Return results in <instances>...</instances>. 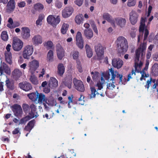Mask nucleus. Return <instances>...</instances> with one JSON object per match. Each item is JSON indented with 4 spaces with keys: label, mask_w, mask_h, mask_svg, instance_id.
<instances>
[{
    "label": "nucleus",
    "mask_w": 158,
    "mask_h": 158,
    "mask_svg": "<svg viewBox=\"0 0 158 158\" xmlns=\"http://www.w3.org/2000/svg\"><path fill=\"white\" fill-rule=\"evenodd\" d=\"M146 48V44L143 43L141 47L137 49L135 52V71L139 72L141 70V67L143 65L141 61H139L140 54L141 52L142 56L145 55L144 51Z\"/></svg>",
    "instance_id": "obj_1"
},
{
    "label": "nucleus",
    "mask_w": 158,
    "mask_h": 158,
    "mask_svg": "<svg viewBox=\"0 0 158 158\" xmlns=\"http://www.w3.org/2000/svg\"><path fill=\"white\" fill-rule=\"evenodd\" d=\"M116 43L119 52L124 53L127 51L128 48V43L124 37L122 36L118 37L116 41Z\"/></svg>",
    "instance_id": "obj_2"
},
{
    "label": "nucleus",
    "mask_w": 158,
    "mask_h": 158,
    "mask_svg": "<svg viewBox=\"0 0 158 158\" xmlns=\"http://www.w3.org/2000/svg\"><path fill=\"white\" fill-rule=\"evenodd\" d=\"M109 71L111 75V78L110 80V81L112 82L113 83H116V81H118L117 79L119 77L118 84H125V83L122 81L123 76L122 74H119L116 71H114L113 68L109 69Z\"/></svg>",
    "instance_id": "obj_3"
},
{
    "label": "nucleus",
    "mask_w": 158,
    "mask_h": 158,
    "mask_svg": "<svg viewBox=\"0 0 158 158\" xmlns=\"http://www.w3.org/2000/svg\"><path fill=\"white\" fill-rule=\"evenodd\" d=\"M28 73L29 74L35 73L36 70L40 66L39 61L37 60L34 59L29 61L28 64Z\"/></svg>",
    "instance_id": "obj_4"
},
{
    "label": "nucleus",
    "mask_w": 158,
    "mask_h": 158,
    "mask_svg": "<svg viewBox=\"0 0 158 158\" xmlns=\"http://www.w3.org/2000/svg\"><path fill=\"white\" fill-rule=\"evenodd\" d=\"M34 48L32 45H26L23 48L22 52L23 58L27 60L29 59L30 56L32 54Z\"/></svg>",
    "instance_id": "obj_5"
},
{
    "label": "nucleus",
    "mask_w": 158,
    "mask_h": 158,
    "mask_svg": "<svg viewBox=\"0 0 158 158\" xmlns=\"http://www.w3.org/2000/svg\"><path fill=\"white\" fill-rule=\"evenodd\" d=\"M110 74L108 71L103 73L101 76V80L97 84L96 86L98 88V89L101 90L103 88L102 85L105 83V80H108L110 78Z\"/></svg>",
    "instance_id": "obj_6"
},
{
    "label": "nucleus",
    "mask_w": 158,
    "mask_h": 158,
    "mask_svg": "<svg viewBox=\"0 0 158 158\" xmlns=\"http://www.w3.org/2000/svg\"><path fill=\"white\" fill-rule=\"evenodd\" d=\"M47 20L49 24L53 27H55L60 22V18L59 15H50L48 17Z\"/></svg>",
    "instance_id": "obj_7"
},
{
    "label": "nucleus",
    "mask_w": 158,
    "mask_h": 158,
    "mask_svg": "<svg viewBox=\"0 0 158 158\" xmlns=\"http://www.w3.org/2000/svg\"><path fill=\"white\" fill-rule=\"evenodd\" d=\"M23 42L18 38H14L12 41V46L13 49L15 51H19L22 48Z\"/></svg>",
    "instance_id": "obj_8"
},
{
    "label": "nucleus",
    "mask_w": 158,
    "mask_h": 158,
    "mask_svg": "<svg viewBox=\"0 0 158 158\" xmlns=\"http://www.w3.org/2000/svg\"><path fill=\"white\" fill-rule=\"evenodd\" d=\"M105 48L100 44H98L95 46V50L97 54V59L101 60L103 57Z\"/></svg>",
    "instance_id": "obj_9"
},
{
    "label": "nucleus",
    "mask_w": 158,
    "mask_h": 158,
    "mask_svg": "<svg viewBox=\"0 0 158 158\" xmlns=\"http://www.w3.org/2000/svg\"><path fill=\"white\" fill-rule=\"evenodd\" d=\"M56 50L58 58L61 60L64 56V49L60 44H57L56 45Z\"/></svg>",
    "instance_id": "obj_10"
},
{
    "label": "nucleus",
    "mask_w": 158,
    "mask_h": 158,
    "mask_svg": "<svg viewBox=\"0 0 158 158\" xmlns=\"http://www.w3.org/2000/svg\"><path fill=\"white\" fill-rule=\"evenodd\" d=\"M14 115L18 117H20L23 114V111L21 106L18 104L14 105L11 107Z\"/></svg>",
    "instance_id": "obj_11"
},
{
    "label": "nucleus",
    "mask_w": 158,
    "mask_h": 158,
    "mask_svg": "<svg viewBox=\"0 0 158 158\" xmlns=\"http://www.w3.org/2000/svg\"><path fill=\"white\" fill-rule=\"evenodd\" d=\"M74 11V9L72 6H67L63 9L62 15L63 18H67L72 15Z\"/></svg>",
    "instance_id": "obj_12"
},
{
    "label": "nucleus",
    "mask_w": 158,
    "mask_h": 158,
    "mask_svg": "<svg viewBox=\"0 0 158 158\" xmlns=\"http://www.w3.org/2000/svg\"><path fill=\"white\" fill-rule=\"evenodd\" d=\"M75 88L78 91L83 92L85 90V88L83 82L75 78L73 80Z\"/></svg>",
    "instance_id": "obj_13"
},
{
    "label": "nucleus",
    "mask_w": 158,
    "mask_h": 158,
    "mask_svg": "<svg viewBox=\"0 0 158 158\" xmlns=\"http://www.w3.org/2000/svg\"><path fill=\"white\" fill-rule=\"evenodd\" d=\"M115 26L114 27H116V25L121 28H124L126 25V20L125 19L121 17H118L115 18L114 19Z\"/></svg>",
    "instance_id": "obj_14"
},
{
    "label": "nucleus",
    "mask_w": 158,
    "mask_h": 158,
    "mask_svg": "<svg viewBox=\"0 0 158 158\" xmlns=\"http://www.w3.org/2000/svg\"><path fill=\"white\" fill-rule=\"evenodd\" d=\"M138 17V14L135 10H132L130 13L129 20L132 24L135 25L137 23Z\"/></svg>",
    "instance_id": "obj_15"
},
{
    "label": "nucleus",
    "mask_w": 158,
    "mask_h": 158,
    "mask_svg": "<svg viewBox=\"0 0 158 158\" xmlns=\"http://www.w3.org/2000/svg\"><path fill=\"white\" fill-rule=\"evenodd\" d=\"M147 20L146 18H144L143 17L141 18L140 25L139 27V34L138 37V41L139 42L140 40H141L142 38V35L143 34V31L145 28V23Z\"/></svg>",
    "instance_id": "obj_16"
},
{
    "label": "nucleus",
    "mask_w": 158,
    "mask_h": 158,
    "mask_svg": "<svg viewBox=\"0 0 158 158\" xmlns=\"http://www.w3.org/2000/svg\"><path fill=\"white\" fill-rule=\"evenodd\" d=\"M76 44L79 48L82 49L83 48V41L81 33L78 31L76 36Z\"/></svg>",
    "instance_id": "obj_17"
},
{
    "label": "nucleus",
    "mask_w": 158,
    "mask_h": 158,
    "mask_svg": "<svg viewBox=\"0 0 158 158\" xmlns=\"http://www.w3.org/2000/svg\"><path fill=\"white\" fill-rule=\"evenodd\" d=\"M36 100V103L40 104H42L44 102H47V99L45 95L42 93H39L37 92V97Z\"/></svg>",
    "instance_id": "obj_18"
},
{
    "label": "nucleus",
    "mask_w": 158,
    "mask_h": 158,
    "mask_svg": "<svg viewBox=\"0 0 158 158\" xmlns=\"http://www.w3.org/2000/svg\"><path fill=\"white\" fill-rule=\"evenodd\" d=\"M22 36L25 39H28L30 36V30L29 28L27 27H22L21 28Z\"/></svg>",
    "instance_id": "obj_19"
},
{
    "label": "nucleus",
    "mask_w": 158,
    "mask_h": 158,
    "mask_svg": "<svg viewBox=\"0 0 158 158\" xmlns=\"http://www.w3.org/2000/svg\"><path fill=\"white\" fill-rule=\"evenodd\" d=\"M48 85L51 89L56 88L58 86V81L55 78L50 77L48 81Z\"/></svg>",
    "instance_id": "obj_20"
},
{
    "label": "nucleus",
    "mask_w": 158,
    "mask_h": 158,
    "mask_svg": "<svg viewBox=\"0 0 158 158\" xmlns=\"http://www.w3.org/2000/svg\"><path fill=\"white\" fill-rule=\"evenodd\" d=\"M5 72L8 74L10 73L11 71L10 68L5 63H2L0 68V72L1 75L3 74V73Z\"/></svg>",
    "instance_id": "obj_21"
},
{
    "label": "nucleus",
    "mask_w": 158,
    "mask_h": 158,
    "mask_svg": "<svg viewBox=\"0 0 158 158\" xmlns=\"http://www.w3.org/2000/svg\"><path fill=\"white\" fill-rule=\"evenodd\" d=\"M19 87L25 91H28L31 89L32 86L31 84L27 82H24L19 84Z\"/></svg>",
    "instance_id": "obj_22"
},
{
    "label": "nucleus",
    "mask_w": 158,
    "mask_h": 158,
    "mask_svg": "<svg viewBox=\"0 0 158 158\" xmlns=\"http://www.w3.org/2000/svg\"><path fill=\"white\" fill-rule=\"evenodd\" d=\"M32 41L34 45H38L42 43V37L40 35H35L32 38Z\"/></svg>",
    "instance_id": "obj_23"
},
{
    "label": "nucleus",
    "mask_w": 158,
    "mask_h": 158,
    "mask_svg": "<svg viewBox=\"0 0 158 158\" xmlns=\"http://www.w3.org/2000/svg\"><path fill=\"white\" fill-rule=\"evenodd\" d=\"M112 61V65L117 69L121 68L123 64V61L119 59H114Z\"/></svg>",
    "instance_id": "obj_24"
},
{
    "label": "nucleus",
    "mask_w": 158,
    "mask_h": 158,
    "mask_svg": "<svg viewBox=\"0 0 158 158\" xmlns=\"http://www.w3.org/2000/svg\"><path fill=\"white\" fill-rule=\"evenodd\" d=\"M23 73L19 69L16 68L14 69L12 73V75L14 78L15 80L18 79L22 76Z\"/></svg>",
    "instance_id": "obj_25"
},
{
    "label": "nucleus",
    "mask_w": 158,
    "mask_h": 158,
    "mask_svg": "<svg viewBox=\"0 0 158 158\" xmlns=\"http://www.w3.org/2000/svg\"><path fill=\"white\" fill-rule=\"evenodd\" d=\"M104 19H105L109 22L113 26H115V24L114 21V19H112V17L108 13H104L102 15Z\"/></svg>",
    "instance_id": "obj_26"
},
{
    "label": "nucleus",
    "mask_w": 158,
    "mask_h": 158,
    "mask_svg": "<svg viewBox=\"0 0 158 158\" xmlns=\"http://www.w3.org/2000/svg\"><path fill=\"white\" fill-rule=\"evenodd\" d=\"M30 108L31 109V111L29 114V117L30 118H32L34 117H37L38 115L37 112H36V107L34 104H31L30 106Z\"/></svg>",
    "instance_id": "obj_27"
},
{
    "label": "nucleus",
    "mask_w": 158,
    "mask_h": 158,
    "mask_svg": "<svg viewBox=\"0 0 158 158\" xmlns=\"http://www.w3.org/2000/svg\"><path fill=\"white\" fill-rule=\"evenodd\" d=\"M149 64V62L148 60H147L146 61V65L144 69L142 71L140 72V74H141V77L140 78V80L142 81L146 77H148V75H147L145 72V70H147L148 68V65Z\"/></svg>",
    "instance_id": "obj_28"
},
{
    "label": "nucleus",
    "mask_w": 158,
    "mask_h": 158,
    "mask_svg": "<svg viewBox=\"0 0 158 158\" xmlns=\"http://www.w3.org/2000/svg\"><path fill=\"white\" fill-rule=\"evenodd\" d=\"M5 59L6 62L10 64L12 63V56L11 52H5Z\"/></svg>",
    "instance_id": "obj_29"
},
{
    "label": "nucleus",
    "mask_w": 158,
    "mask_h": 158,
    "mask_svg": "<svg viewBox=\"0 0 158 158\" xmlns=\"http://www.w3.org/2000/svg\"><path fill=\"white\" fill-rule=\"evenodd\" d=\"M48 83L47 81H44L41 84V87L43 88V91L45 94H48L50 91L51 87L47 86Z\"/></svg>",
    "instance_id": "obj_30"
},
{
    "label": "nucleus",
    "mask_w": 158,
    "mask_h": 158,
    "mask_svg": "<svg viewBox=\"0 0 158 158\" xmlns=\"http://www.w3.org/2000/svg\"><path fill=\"white\" fill-rule=\"evenodd\" d=\"M84 34L88 39L92 38L93 36V32L90 29H85L84 31Z\"/></svg>",
    "instance_id": "obj_31"
},
{
    "label": "nucleus",
    "mask_w": 158,
    "mask_h": 158,
    "mask_svg": "<svg viewBox=\"0 0 158 158\" xmlns=\"http://www.w3.org/2000/svg\"><path fill=\"white\" fill-rule=\"evenodd\" d=\"M57 73L60 76L63 75L65 71V68L62 64H59L57 66Z\"/></svg>",
    "instance_id": "obj_32"
},
{
    "label": "nucleus",
    "mask_w": 158,
    "mask_h": 158,
    "mask_svg": "<svg viewBox=\"0 0 158 158\" xmlns=\"http://www.w3.org/2000/svg\"><path fill=\"white\" fill-rule=\"evenodd\" d=\"M35 74H30V77L29 78V80L32 84L37 85L38 84V81L37 77L35 75Z\"/></svg>",
    "instance_id": "obj_33"
},
{
    "label": "nucleus",
    "mask_w": 158,
    "mask_h": 158,
    "mask_svg": "<svg viewBox=\"0 0 158 158\" xmlns=\"http://www.w3.org/2000/svg\"><path fill=\"white\" fill-rule=\"evenodd\" d=\"M7 7L8 9L9 10H13L15 7V0H10L7 3Z\"/></svg>",
    "instance_id": "obj_34"
},
{
    "label": "nucleus",
    "mask_w": 158,
    "mask_h": 158,
    "mask_svg": "<svg viewBox=\"0 0 158 158\" xmlns=\"http://www.w3.org/2000/svg\"><path fill=\"white\" fill-rule=\"evenodd\" d=\"M48 105L51 106H56V101L52 97H50L48 100L47 99V102H45Z\"/></svg>",
    "instance_id": "obj_35"
},
{
    "label": "nucleus",
    "mask_w": 158,
    "mask_h": 158,
    "mask_svg": "<svg viewBox=\"0 0 158 158\" xmlns=\"http://www.w3.org/2000/svg\"><path fill=\"white\" fill-rule=\"evenodd\" d=\"M152 73L154 76L158 75V64H154L152 67Z\"/></svg>",
    "instance_id": "obj_36"
},
{
    "label": "nucleus",
    "mask_w": 158,
    "mask_h": 158,
    "mask_svg": "<svg viewBox=\"0 0 158 158\" xmlns=\"http://www.w3.org/2000/svg\"><path fill=\"white\" fill-rule=\"evenodd\" d=\"M43 44L44 47L48 49H51L54 46L53 42L50 40L45 42Z\"/></svg>",
    "instance_id": "obj_37"
},
{
    "label": "nucleus",
    "mask_w": 158,
    "mask_h": 158,
    "mask_svg": "<svg viewBox=\"0 0 158 158\" xmlns=\"http://www.w3.org/2000/svg\"><path fill=\"white\" fill-rule=\"evenodd\" d=\"M27 96L33 102H36L37 97V92H33L27 94Z\"/></svg>",
    "instance_id": "obj_38"
},
{
    "label": "nucleus",
    "mask_w": 158,
    "mask_h": 158,
    "mask_svg": "<svg viewBox=\"0 0 158 158\" xmlns=\"http://www.w3.org/2000/svg\"><path fill=\"white\" fill-rule=\"evenodd\" d=\"M69 25L68 24L64 23L61 29V32L62 34H65L68 30Z\"/></svg>",
    "instance_id": "obj_39"
},
{
    "label": "nucleus",
    "mask_w": 158,
    "mask_h": 158,
    "mask_svg": "<svg viewBox=\"0 0 158 158\" xmlns=\"http://www.w3.org/2000/svg\"><path fill=\"white\" fill-rule=\"evenodd\" d=\"M34 9L36 10L40 11L44 9V6L40 3H37L34 5Z\"/></svg>",
    "instance_id": "obj_40"
},
{
    "label": "nucleus",
    "mask_w": 158,
    "mask_h": 158,
    "mask_svg": "<svg viewBox=\"0 0 158 158\" xmlns=\"http://www.w3.org/2000/svg\"><path fill=\"white\" fill-rule=\"evenodd\" d=\"M85 49L87 56L89 58L91 57L93 55L92 50L88 44L86 45Z\"/></svg>",
    "instance_id": "obj_41"
},
{
    "label": "nucleus",
    "mask_w": 158,
    "mask_h": 158,
    "mask_svg": "<svg viewBox=\"0 0 158 158\" xmlns=\"http://www.w3.org/2000/svg\"><path fill=\"white\" fill-rule=\"evenodd\" d=\"M2 39L4 41H7L8 39V35L6 31H3L1 35Z\"/></svg>",
    "instance_id": "obj_42"
},
{
    "label": "nucleus",
    "mask_w": 158,
    "mask_h": 158,
    "mask_svg": "<svg viewBox=\"0 0 158 158\" xmlns=\"http://www.w3.org/2000/svg\"><path fill=\"white\" fill-rule=\"evenodd\" d=\"M6 83L8 88L11 89H14V83L12 81L10 80L7 78L6 81Z\"/></svg>",
    "instance_id": "obj_43"
},
{
    "label": "nucleus",
    "mask_w": 158,
    "mask_h": 158,
    "mask_svg": "<svg viewBox=\"0 0 158 158\" xmlns=\"http://www.w3.org/2000/svg\"><path fill=\"white\" fill-rule=\"evenodd\" d=\"M34 126V122L33 121H30L27 124L25 128V130L29 132L33 128Z\"/></svg>",
    "instance_id": "obj_44"
},
{
    "label": "nucleus",
    "mask_w": 158,
    "mask_h": 158,
    "mask_svg": "<svg viewBox=\"0 0 158 158\" xmlns=\"http://www.w3.org/2000/svg\"><path fill=\"white\" fill-rule=\"evenodd\" d=\"M79 52L75 50L72 51L70 54V56L74 60H77L79 57Z\"/></svg>",
    "instance_id": "obj_45"
},
{
    "label": "nucleus",
    "mask_w": 158,
    "mask_h": 158,
    "mask_svg": "<svg viewBox=\"0 0 158 158\" xmlns=\"http://www.w3.org/2000/svg\"><path fill=\"white\" fill-rule=\"evenodd\" d=\"M53 52L52 50H50L48 52L47 55V58L50 61H52L53 59Z\"/></svg>",
    "instance_id": "obj_46"
},
{
    "label": "nucleus",
    "mask_w": 158,
    "mask_h": 158,
    "mask_svg": "<svg viewBox=\"0 0 158 158\" xmlns=\"http://www.w3.org/2000/svg\"><path fill=\"white\" fill-rule=\"evenodd\" d=\"M75 23L77 24H80L82 23L83 18L81 15H77L75 19Z\"/></svg>",
    "instance_id": "obj_47"
},
{
    "label": "nucleus",
    "mask_w": 158,
    "mask_h": 158,
    "mask_svg": "<svg viewBox=\"0 0 158 158\" xmlns=\"http://www.w3.org/2000/svg\"><path fill=\"white\" fill-rule=\"evenodd\" d=\"M8 23L7 24V26L11 29L15 28L14 22L11 18H9L8 21Z\"/></svg>",
    "instance_id": "obj_48"
},
{
    "label": "nucleus",
    "mask_w": 158,
    "mask_h": 158,
    "mask_svg": "<svg viewBox=\"0 0 158 158\" xmlns=\"http://www.w3.org/2000/svg\"><path fill=\"white\" fill-rule=\"evenodd\" d=\"M90 90L91 92V98H94L96 94H99V93L97 92L94 87L90 86Z\"/></svg>",
    "instance_id": "obj_49"
},
{
    "label": "nucleus",
    "mask_w": 158,
    "mask_h": 158,
    "mask_svg": "<svg viewBox=\"0 0 158 158\" xmlns=\"http://www.w3.org/2000/svg\"><path fill=\"white\" fill-rule=\"evenodd\" d=\"M110 82L107 85V88L110 89H113L115 87V85L114 84H116L117 83L118 84V81H116V83H113L112 82L110 81Z\"/></svg>",
    "instance_id": "obj_50"
},
{
    "label": "nucleus",
    "mask_w": 158,
    "mask_h": 158,
    "mask_svg": "<svg viewBox=\"0 0 158 158\" xmlns=\"http://www.w3.org/2000/svg\"><path fill=\"white\" fill-rule=\"evenodd\" d=\"M31 118L29 116H26L25 118L21 119L19 122V124L25 123L27 120Z\"/></svg>",
    "instance_id": "obj_51"
},
{
    "label": "nucleus",
    "mask_w": 158,
    "mask_h": 158,
    "mask_svg": "<svg viewBox=\"0 0 158 158\" xmlns=\"http://www.w3.org/2000/svg\"><path fill=\"white\" fill-rule=\"evenodd\" d=\"M91 73L93 75L92 77L94 80L97 79L100 75L99 73L97 72H92Z\"/></svg>",
    "instance_id": "obj_52"
},
{
    "label": "nucleus",
    "mask_w": 158,
    "mask_h": 158,
    "mask_svg": "<svg viewBox=\"0 0 158 158\" xmlns=\"http://www.w3.org/2000/svg\"><path fill=\"white\" fill-rule=\"evenodd\" d=\"M136 0H128L127 5L128 6H132L135 4Z\"/></svg>",
    "instance_id": "obj_53"
},
{
    "label": "nucleus",
    "mask_w": 158,
    "mask_h": 158,
    "mask_svg": "<svg viewBox=\"0 0 158 158\" xmlns=\"http://www.w3.org/2000/svg\"><path fill=\"white\" fill-rule=\"evenodd\" d=\"M77 68L78 71L80 73L82 72H83V69L81 64L79 61H77Z\"/></svg>",
    "instance_id": "obj_54"
},
{
    "label": "nucleus",
    "mask_w": 158,
    "mask_h": 158,
    "mask_svg": "<svg viewBox=\"0 0 158 158\" xmlns=\"http://www.w3.org/2000/svg\"><path fill=\"white\" fill-rule=\"evenodd\" d=\"M83 2V0H76L74 1L75 4L79 6H81Z\"/></svg>",
    "instance_id": "obj_55"
},
{
    "label": "nucleus",
    "mask_w": 158,
    "mask_h": 158,
    "mask_svg": "<svg viewBox=\"0 0 158 158\" xmlns=\"http://www.w3.org/2000/svg\"><path fill=\"white\" fill-rule=\"evenodd\" d=\"M62 3L59 1H57L55 3V6L58 8H60L62 7Z\"/></svg>",
    "instance_id": "obj_56"
},
{
    "label": "nucleus",
    "mask_w": 158,
    "mask_h": 158,
    "mask_svg": "<svg viewBox=\"0 0 158 158\" xmlns=\"http://www.w3.org/2000/svg\"><path fill=\"white\" fill-rule=\"evenodd\" d=\"M71 84L72 79H70L69 80L68 83H67L66 82L65 83V85L67 86L69 89H70L72 87Z\"/></svg>",
    "instance_id": "obj_57"
},
{
    "label": "nucleus",
    "mask_w": 158,
    "mask_h": 158,
    "mask_svg": "<svg viewBox=\"0 0 158 158\" xmlns=\"http://www.w3.org/2000/svg\"><path fill=\"white\" fill-rule=\"evenodd\" d=\"M45 70L44 69H43L40 72L39 75V77L40 78L41 77H43L44 75L45 74Z\"/></svg>",
    "instance_id": "obj_58"
},
{
    "label": "nucleus",
    "mask_w": 158,
    "mask_h": 158,
    "mask_svg": "<svg viewBox=\"0 0 158 158\" xmlns=\"http://www.w3.org/2000/svg\"><path fill=\"white\" fill-rule=\"evenodd\" d=\"M152 83V78H151L149 80H148L146 85L145 86L146 88H147L148 89L150 86L151 85Z\"/></svg>",
    "instance_id": "obj_59"
},
{
    "label": "nucleus",
    "mask_w": 158,
    "mask_h": 158,
    "mask_svg": "<svg viewBox=\"0 0 158 158\" xmlns=\"http://www.w3.org/2000/svg\"><path fill=\"white\" fill-rule=\"evenodd\" d=\"M11 48V45L10 44H8L7 45L6 47V50L5 52H10V49Z\"/></svg>",
    "instance_id": "obj_60"
},
{
    "label": "nucleus",
    "mask_w": 158,
    "mask_h": 158,
    "mask_svg": "<svg viewBox=\"0 0 158 158\" xmlns=\"http://www.w3.org/2000/svg\"><path fill=\"white\" fill-rule=\"evenodd\" d=\"M26 3L24 2H22L18 4V5L19 7H24Z\"/></svg>",
    "instance_id": "obj_61"
},
{
    "label": "nucleus",
    "mask_w": 158,
    "mask_h": 158,
    "mask_svg": "<svg viewBox=\"0 0 158 158\" xmlns=\"http://www.w3.org/2000/svg\"><path fill=\"white\" fill-rule=\"evenodd\" d=\"M23 108L24 111H26L28 110V106L26 104H24L23 105Z\"/></svg>",
    "instance_id": "obj_62"
},
{
    "label": "nucleus",
    "mask_w": 158,
    "mask_h": 158,
    "mask_svg": "<svg viewBox=\"0 0 158 158\" xmlns=\"http://www.w3.org/2000/svg\"><path fill=\"white\" fill-rule=\"evenodd\" d=\"M92 27L93 30H94V32L96 34H98V30L97 27L94 24H93L92 25Z\"/></svg>",
    "instance_id": "obj_63"
},
{
    "label": "nucleus",
    "mask_w": 158,
    "mask_h": 158,
    "mask_svg": "<svg viewBox=\"0 0 158 158\" xmlns=\"http://www.w3.org/2000/svg\"><path fill=\"white\" fill-rule=\"evenodd\" d=\"M153 58L156 61H158V53H156L153 55Z\"/></svg>",
    "instance_id": "obj_64"
}]
</instances>
